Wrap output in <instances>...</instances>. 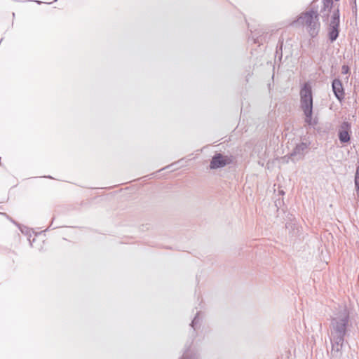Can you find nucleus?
<instances>
[{"label": "nucleus", "instance_id": "nucleus-1", "mask_svg": "<svg viewBox=\"0 0 359 359\" xmlns=\"http://www.w3.org/2000/svg\"><path fill=\"white\" fill-rule=\"evenodd\" d=\"M351 326L349 311L346 307L334 313L330 318L329 330L330 341L344 342Z\"/></svg>", "mask_w": 359, "mask_h": 359}, {"label": "nucleus", "instance_id": "nucleus-2", "mask_svg": "<svg viewBox=\"0 0 359 359\" xmlns=\"http://www.w3.org/2000/svg\"><path fill=\"white\" fill-rule=\"evenodd\" d=\"M314 8L312 9L309 8L308 11L302 12L297 18V19L292 22V25L296 23L306 27V32L311 38H315L319 34L320 30V22L319 18L314 11Z\"/></svg>", "mask_w": 359, "mask_h": 359}, {"label": "nucleus", "instance_id": "nucleus-3", "mask_svg": "<svg viewBox=\"0 0 359 359\" xmlns=\"http://www.w3.org/2000/svg\"><path fill=\"white\" fill-rule=\"evenodd\" d=\"M327 22L328 23V39L332 43L337 40L339 34L340 11L339 6L334 8L330 20Z\"/></svg>", "mask_w": 359, "mask_h": 359}, {"label": "nucleus", "instance_id": "nucleus-4", "mask_svg": "<svg viewBox=\"0 0 359 359\" xmlns=\"http://www.w3.org/2000/svg\"><path fill=\"white\" fill-rule=\"evenodd\" d=\"M300 107L302 110L313 109V96L311 87L304 83L300 90Z\"/></svg>", "mask_w": 359, "mask_h": 359}, {"label": "nucleus", "instance_id": "nucleus-5", "mask_svg": "<svg viewBox=\"0 0 359 359\" xmlns=\"http://www.w3.org/2000/svg\"><path fill=\"white\" fill-rule=\"evenodd\" d=\"M309 144L307 142H301L297 144L292 151L290 154L289 158L292 161H297L304 158L305 154L307 152Z\"/></svg>", "mask_w": 359, "mask_h": 359}, {"label": "nucleus", "instance_id": "nucleus-6", "mask_svg": "<svg viewBox=\"0 0 359 359\" xmlns=\"http://www.w3.org/2000/svg\"><path fill=\"white\" fill-rule=\"evenodd\" d=\"M351 133V125L348 121H344L339 129L338 137L341 143H347L350 141Z\"/></svg>", "mask_w": 359, "mask_h": 359}, {"label": "nucleus", "instance_id": "nucleus-7", "mask_svg": "<svg viewBox=\"0 0 359 359\" xmlns=\"http://www.w3.org/2000/svg\"><path fill=\"white\" fill-rule=\"evenodd\" d=\"M229 163V159L228 156H224L220 153L215 154L210 161V169H218L224 167Z\"/></svg>", "mask_w": 359, "mask_h": 359}, {"label": "nucleus", "instance_id": "nucleus-8", "mask_svg": "<svg viewBox=\"0 0 359 359\" xmlns=\"http://www.w3.org/2000/svg\"><path fill=\"white\" fill-rule=\"evenodd\" d=\"M331 351L330 353V359H344L342 353L343 341H330Z\"/></svg>", "mask_w": 359, "mask_h": 359}, {"label": "nucleus", "instance_id": "nucleus-9", "mask_svg": "<svg viewBox=\"0 0 359 359\" xmlns=\"http://www.w3.org/2000/svg\"><path fill=\"white\" fill-rule=\"evenodd\" d=\"M332 89L336 98L341 102L344 99L345 93L341 80L334 79L332 82Z\"/></svg>", "mask_w": 359, "mask_h": 359}, {"label": "nucleus", "instance_id": "nucleus-10", "mask_svg": "<svg viewBox=\"0 0 359 359\" xmlns=\"http://www.w3.org/2000/svg\"><path fill=\"white\" fill-rule=\"evenodd\" d=\"M304 114L305 115V122L309 125L314 126L317 124V121L316 119H313V109H308L303 110Z\"/></svg>", "mask_w": 359, "mask_h": 359}, {"label": "nucleus", "instance_id": "nucleus-11", "mask_svg": "<svg viewBox=\"0 0 359 359\" xmlns=\"http://www.w3.org/2000/svg\"><path fill=\"white\" fill-rule=\"evenodd\" d=\"M181 359H199V358L196 353L188 349L184 353Z\"/></svg>", "mask_w": 359, "mask_h": 359}, {"label": "nucleus", "instance_id": "nucleus-12", "mask_svg": "<svg viewBox=\"0 0 359 359\" xmlns=\"http://www.w3.org/2000/svg\"><path fill=\"white\" fill-rule=\"evenodd\" d=\"M199 312L196 313V316L194 317L191 323V326L194 328V330H196V326L197 325V324L199 323Z\"/></svg>", "mask_w": 359, "mask_h": 359}, {"label": "nucleus", "instance_id": "nucleus-13", "mask_svg": "<svg viewBox=\"0 0 359 359\" xmlns=\"http://www.w3.org/2000/svg\"><path fill=\"white\" fill-rule=\"evenodd\" d=\"M283 46V39H279L278 43L276 46V53H278L280 51V55H282V48Z\"/></svg>", "mask_w": 359, "mask_h": 359}, {"label": "nucleus", "instance_id": "nucleus-14", "mask_svg": "<svg viewBox=\"0 0 359 359\" xmlns=\"http://www.w3.org/2000/svg\"><path fill=\"white\" fill-rule=\"evenodd\" d=\"M341 73L343 74H349L350 73V68H349V67L347 66V65H343L341 67Z\"/></svg>", "mask_w": 359, "mask_h": 359}, {"label": "nucleus", "instance_id": "nucleus-15", "mask_svg": "<svg viewBox=\"0 0 359 359\" xmlns=\"http://www.w3.org/2000/svg\"><path fill=\"white\" fill-rule=\"evenodd\" d=\"M252 39L255 43H261L262 42V39L259 36L255 37V36H252Z\"/></svg>", "mask_w": 359, "mask_h": 359}, {"label": "nucleus", "instance_id": "nucleus-16", "mask_svg": "<svg viewBox=\"0 0 359 359\" xmlns=\"http://www.w3.org/2000/svg\"><path fill=\"white\" fill-rule=\"evenodd\" d=\"M175 165V163H172L170 165H168L167 166H165V168H163L162 170H165V169H168V168H171L172 166H173Z\"/></svg>", "mask_w": 359, "mask_h": 359}, {"label": "nucleus", "instance_id": "nucleus-17", "mask_svg": "<svg viewBox=\"0 0 359 359\" xmlns=\"http://www.w3.org/2000/svg\"><path fill=\"white\" fill-rule=\"evenodd\" d=\"M2 40H3V39H1L0 40V43L2 41Z\"/></svg>", "mask_w": 359, "mask_h": 359}]
</instances>
